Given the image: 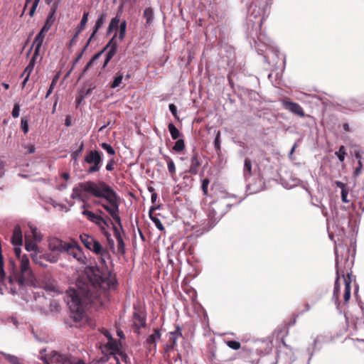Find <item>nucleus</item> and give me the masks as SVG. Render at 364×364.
<instances>
[{"instance_id": "obj_60", "label": "nucleus", "mask_w": 364, "mask_h": 364, "mask_svg": "<svg viewBox=\"0 0 364 364\" xmlns=\"http://www.w3.org/2000/svg\"><path fill=\"white\" fill-rule=\"evenodd\" d=\"M310 309H311L310 305L309 304H306L304 305V309L301 311V313L309 311L310 310Z\"/></svg>"}, {"instance_id": "obj_4", "label": "nucleus", "mask_w": 364, "mask_h": 364, "mask_svg": "<svg viewBox=\"0 0 364 364\" xmlns=\"http://www.w3.org/2000/svg\"><path fill=\"white\" fill-rule=\"evenodd\" d=\"M117 33H114V36L112 37V38L110 40V41L109 42V43L107 45V46L102 50H101L100 52L96 53L91 59L87 63L83 72H85L88 70V68L92 66L97 59L100 58V57L101 56V55L102 54V53L106 50V49H108V50L107 51V53H105V61H104V63L102 65V68H105L107 67V65H108V63H109V61L112 60V58L114 57V55H115L116 52H117V43L114 41V38H117Z\"/></svg>"}, {"instance_id": "obj_54", "label": "nucleus", "mask_w": 364, "mask_h": 364, "mask_svg": "<svg viewBox=\"0 0 364 364\" xmlns=\"http://www.w3.org/2000/svg\"><path fill=\"white\" fill-rule=\"evenodd\" d=\"M169 110L170 112H171V114L173 115V117L175 118H178V116H177V109H176V107L175 105L173 104H170L169 106Z\"/></svg>"}, {"instance_id": "obj_55", "label": "nucleus", "mask_w": 364, "mask_h": 364, "mask_svg": "<svg viewBox=\"0 0 364 364\" xmlns=\"http://www.w3.org/2000/svg\"><path fill=\"white\" fill-rule=\"evenodd\" d=\"M114 161L113 159H111L106 166V169L107 171H112L114 169Z\"/></svg>"}, {"instance_id": "obj_38", "label": "nucleus", "mask_w": 364, "mask_h": 364, "mask_svg": "<svg viewBox=\"0 0 364 364\" xmlns=\"http://www.w3.org/2000/svg\"><path fill=\"white\" fill-rule=\"evenodd\" d=\"M355 157L358 159V166L355 169L353 175L355 177H358L362 171L363 164L361 162V158L359 154H355Z\"/></svg>"}, {"instance_id": "obj_36", "label": "nucleus", "mask_w": 364, "mask_h": 364, "mask_svg": "<svg viewBox=\"0 0 364 364\" xmlns=\"http://www.w3.org/2000/svg\"><path fill=\"white\" fill-rule=\"evenodd\" d=\"M167 166L169 173L171 176H173L176 173V166L173 161L169 157L166 156Z\"/></svg>"}, {"instance_id": "obj_19", "label": "nucleus", "mask_w": 364, "mask_h": 364, "mask_svg": "<svg viewBox=\"0 0 364 364\" xmlns=\"http://www.w3.org/2000/svg\"><path fill=\"white\" fill-rule=\"evenodd\" d=\"M25 249L31 253L39 250L37 242L31 241L27 235H25Z\"/></svg>"}, {"instance_id": "obj_61", "label": "nucleus", "mask_w": 364, "mask_h": 364, "mask_svg": "<svg viewBox=\"0 0 364 364\" xmlns=\"http://www.w3.org/2000/svg\"><path fill=\"white\" fill-rule=\"evenodd\" d=\"M10 291L13 294H15L18 293V290L16 289V288L15 287H11Z\"/></svg>"}, {"instance_id": "obj_53", "label": "nucleus", "mask_w": 364, "mask_h": 364, "mask_svg": "<svg viewBox=\"0 0 364 364\" xmlns=\"http://www.w3.org/2000/svg\"><path fill=\"white\" fill-rule=\"evenodd\" d=\"M51 24L49 22V18L47 19L46 22L43 25V28H41V31L43 33H47L50 28Z\"/></svg>"}, {"instance_id": "obj_18", "label": "nucleus", "mask_w": 364, "mask_h": 364, "mask_svg": "<svg viewBox=\"0 0 364 364\" xmlns=\"http://www.w3.org/2000/svg\"><path fill=\"white\" fill-rule=\"evenodd\" d=\"M161 338V333L159 330L155 329L154 332L151 334L146 339V343L149 346V349H155L156 347V341Z\"/></svg>"}, {"instance_id": "obj_2", "label": "nucleus", "mask_w": 364, "mask_h": 364, "mask_svg": "<svg viewBox=\"0 0 364 364\" xmlns=\"http://www.w3.org/2000/svg\"><path fill=\"white\" fill-rule=\"evenodd\" d=\"M87 194L96 198H103L106 200L108 203H104L100 200H94L93 203L95 205H101L111 215L116 223L120 228L122 227L119 214V197L116 192L107 183L102 181L97 182L87 181L78 183L73 188L70 196L72 199L77 200L84 203L82 206L83 209L82 214L85 215L89 221L97 225L102 232H105L109 224L107 220L102 216L103 212L99 210L98 212L100 215H98L85 209L86 203L89 200Z\"/></svg>"}, {"instance_id": "obj_59", "label": "nucleus", "mask_w": 364, "mask_h": 364, "mask_svg": "<svg viewBox=\"0 0 364 364\" xmlns=\"http://www.w3.org/2000/svg\"><path fill=\"white\" fill-rule=\"evenodd\" d=\"M102 333L107 337L108 341L113 339L111 333L107 330H105Z\"/></svg>"}, {"instance_id": "obj_52", "label": "nucleus", "mask_w": 364, "mask_h": 364, "mask_svg": "<svg viewBox=\"0 0 364 364\" xmlns=\"http://www.w3.org/2000/svg\"><path fill=\"white\" fill-rule=\"evenodd\" d=\"M334 183L336 184V186L341 188V191H342L343 190H346V188H348V186H347V184L341 182V181H334Z\"/></svg>"}, {"instance_id": "obj_32", "label": "nucleus", "mask_w": 364, "mask_h": 364, "mask_svg": "<svg viewBox=\"0 0 364 364\" xmlns=\"http://www.w3.org/2000/svg\"><path fill=\"white\" fill-rule=\"evenodd\" d=\"M134 324L138 328L145 326V325H146L145 318L144 317L139 316V315L135 314H134Z\"/></svg>"}, {"instance_id": "obj_12", "label": "nucleus", "mask_w": 364, "mask_h": 364, "mask_svg": "<svg viewBox=\"0 0 364 364\" xmlns=\"http://www.w3.org/2000/svg\"><path fill=\"white\" fill-rule=\"evenodd\" d=\"M70 242L63 241L58 237H53L48 239V249L52 252H66Z\"/></svg>"}, {"instance_id": "obj_39", "label": "nucleus", "mask_w": 364, "mask_h": 364, "mask_svg": "<svg viewBox=\"0 0 364 364\" xmlns=\"http://www.w3.org/2000/svg\"><path fill=\"white\" fill-rule=\"evenodd\" d=\"M43 258L46 261L51 263H55L58 261V257L57 255H52L51 253H46L43 255Z\"/></svg>"}, {"instance_id": "obj_26", "label": "nucleus", "mask_w": 364, "mask_h": 364, "mask_svg": "<svg viewBox=\"0 0 364 364\" xmlns=\"http://www.w3.org/2000/svg\"><path fill=\"white\" fill-rule=\"evenodd\" d=\"M28 226L32 234L33 241L37 242H41L43 238V236L41 233V232L38 231V228L32 225H29Z\"/></svg>"}, {"instance_id": "obj_21", "label": "nucleus", "mask_w": 364, "mask_h": 364, "mask_svg": "<svg viewBox=\"0 0 364 364\" xmlns=\"http://www.w3.org/2000/svg\"><path fill=\"white\" fill-rule=\"evenodd\" d=\"M80 240L85 247L90 250L95 238L91 235L83 233L80 236Z\"/></svg>"}, {"instance_id": "obj_35", "label": "nucleus", "mask_w": 364, "mask_h": 364, "mask_svg": "<svg viewBox=\"0 0 364 364\" xmlns=\"http://www.w3.org/2000/svg\"><path fill=\"white\" fill-rule=\"evenodd\" d=\"M185 149V143L183 139H178L174 146H173V150L176 152H181Z\"/></svg>"}, {"instance_id": "obj_43", "label": "nucleus", "mask_w": 364, "mask_h": 364, "mask_svg": "<svg viewBox=\"0 0 364 364\" xmlns=\"http://www.w3.org/2000/svg\"><path fill=\"white\" fill-rule=\"evenodd\" d=\"M101 146L102 148L105 150L110 155H114L115 154V151L114 150V149L109 144H107V143H102L101 144Z\"/></svg>"}, {"instance_id": "obj_27", "label": "nucleus", "mask_w": 364, "mask_h": 364, "mask_svg": "<svg viewBox=\"0 0 364 364\" xmlns=\"http://www.w3.org/2000/svg\"><path fill=\"white\" fill-rule=\"evenodd\" d=\"M0 353L2 354L5 359L7 360L11 364H23L21 360L15 355L2 352H0Z\"/></svg>"}, {"instance_id": "obj_50", "label": "nucleus", "mask_w": 364, "mask_h": 364, "mask_svg": "<svg viewBox=\"0 0 364 364\" xmlns=\"http://www.w3.org/2000/svg\"><path fill=\"white\" fill-rule=\"evenodd\" d=\"M208 184H209V180L208 178H205L202 181V190H203L204 195H207V193H208Z\"/></svg>"}, {"instance_id": "obj_37", "label": "nucleus", "mask_w": 364, "mask_h": 364, "mask_svg": "<svg viewBox=\"0 0 364 364\" xmlns=\"http://www.w3.org/2000/svg\"><path fill=\"white\" fill-rule=\"evenodd\" d=\"M122 80H123L122 74H119V75H117L114 77V79L111 85V87L114 89V88L119 87L122 83Z\"/></svg>"}, {"instance_id": "obj_51", "label": "nucleus", "mask_w": 364, "mask_h": 364, "mask_svg": "<svg viewBox=\"0 0 364 364\" xmlns=\"http://www.w3.org/2000/svg\"><path fill=\"white\" fill-rule=\"evenodd\" d=\"M23 148L27 151V153L32 154L35 151L36 148L34 145L29 144H24Z\"/></svg>"}, {"instance_id": "obj_63", "label": "nucleus", "mask_w": 364, "mask_h": 364, "mask_svg": "<svg viewBox=\"0 0 364 364\" xmlns=\"http://www.w3.org/2000/svg\"><path fill=\"white\" fill-rule=\"evenodd\" d=\"M62 177H63L65 180L68 181V180L70 178V175H69V173H63L62 174Z\"/></svg>"}, {"instance_id": "obj_64", "label": "nucleus", "mask_w": 364, "mask_h": 364, "mask_svg": "<svg viewBox=\"0 0 364 364\" xmlns=\"http://www.w3.org/2000/svg\"><path fill=\"white\" fill-rule=\"evenodd\" d=\"M117 335L119 337H120V338H124V333L122 330H118L117 331Z\"/></svg>"}, {"instance_id": "obj_31", "label": "nucleus", "mask_w": 364, "mask_h": 364, "mask_svg": "<svg viewBox=\"0 0 364 364\" xmlns=\"http://www.w3.org/2000/svg\"><path fill=\"white\" fill-rule=\"evenodd\" d=\"M40 251L38 250L35 252L31 253V257L33 262L40 264L41 266H45V264H43L42 259L43 256L40 255Z\"/></svg>"}, {"instance_id": "obj_20", "label": "nucleus", "mask_w": 364, "mask_h": 364, "mask_svg": "<svg viewBox=\"0 0 364 364\" xmlns=\"http://www.w3.org/2000/svg\"><path fill=\"white\" fill-rule=\"evenodd\" d=\"M181 336H182V333L178 326L176 328L175 331L169 333V341L171 342L170 348L171 349H174V347L176 346L177 343V340Z\"/></svg>"}, {"instance_id": "obj_33", "label": "nucleus", "mask_w": 364, "mask_h": 364, "mask_svg": "<svg viewBox=\"0 0 364 364\" xmlns=\"http://www.w3.org/2000/svg\"><path fill=\"white\" fill-rule=\"evenodd\" d=\"M346 152L344 146H341L338 151L335 152V155L338 158L341 162H343L345 160Z\"/></svg>"}, {"instance_id": "obj_6", "label": "nucleus", "mask_w": 364, "mask_h": 364, "mask_svg": "<svg viewBox=\"0 0 364 364\" xmlns=\"http://www.w3.org/2000/svg\"><path fill=\"white\" fill-rule=\"evenodd\" d=\"M40 359L46 364H84L82 360L75 363L70 357L55 351L51 352L49 355H46L43 351H41Z\"/></svg>"}, {"instance_id": "obj_58", "label": "nucleus", "mask_w": 364, "mask_h": 364, "mask_svg": "<svg viewBox=\"0 0 364 364\" xmlns=\"http://www.w3.org/2000/svg\"><path fill=\"white\" fill-rule=\"evenodd\" d=\"M37 56H34V55H33L30 63H28V66L32 68L33 69L34 68V65H35V60H36V58Z\"/></svg>"}, {"instance_id": "obj_28", "label": "nucleus", "mask_w": 364, "mask_h": 364, "mask_svg": "<svg viewBox=\"0 0 364 364\" xmlns=\"http://www.w3.org/2000/svg\"><path fill=\"white\" fill-rule=\"evenodd\" d=\"M168 129L173 139H177L181 136V133L173 124L170 123L168 126Z\"/></svg>"}, {"instance_id": "obj_1", "label": "nucleus", "mask_w": 364, "mask_h": 364, "mask_svg": "<svg viewBox=\"0 0 364 364\" xmlns=\"http://www.w3.org/2000/svg\"><path fill=\"white\" fill-rule=\"evenodd\" d=\"M88 281H77V289L70 288L67 291V304L70 311V318L76 323L87 321L86 306L101 296H106L107 291L114 289L116 279L109 272H102L92 267L87 271Z\"/></svg>"}, {"instance_id": "obj_45", "label": "nucleus", "mask_w": 364, "mask_h": 364, "mask_svg": "<svg viewBox=\"0 0 364 364\" xmlns=\"http://www.w3.org/2000/svg\"><path fill=\"white\" fill-rule=\"evenodd\" d=\"M220 144H221V141H220V132L218 131L217 132L215 139L214 140V146H215L216 150H220Z\"/></svg>"}, {"instance_id": "obj_23", "label": "nucleus", "mask_w": 364, "mask_h": 364, "mask_svg": "<svg viewBox=\"0 0 364 364\" xmlns=\"http://www.w3.org/2000/svg\"><path fill=\"white\" fill-rule=\"evenodd\" d=\"M200 166V161L198 158V154L194 153L191 158V164L190 166L189 172L192 174H196L198 173V168Z\"/></svg>"}, {"instance_id": "obj_15", "label": "nucleus", "mask_w": 364, "mask_h": 364, "mask_svg": "<svg viewBox=\"0 0 364 364\" xmlns=\"http://www.w3.org/2000/svg\"><path fill=\"white\" fill-rule=\"evenodd\" d=\"M107 14L105 11H102L98 14L97 18L95 21V26L93 28L92 33L90 36L85 48H86L88 46L90 41H92V38L95 36V35L98 31V30L102 27V26L104 25V23L107 19Z\"/></svg>"}, {"instance_id": "obj_57", "label": "nucleus", "mask_w": 364, "mask_h": 364, "mask_svg": "<svg viewBox=\"0 0 364 364\" xmlns=\"http://www.w3.org/2000/svg\"><path fill=\"white\" fill-rule=\"evenodd\" d=\"M33 70V69L32 68L27 65L22 74V75H24L25 74H26L27 76L30 77V75L32 73Z\"/></svg>"}, {"instance_id": "obj_8", "label": "nucleus", "mask_w": 364, "mask_h": 364, "mask_svg": "<svg viewBox=\"0 0 364 364\" xmlns=\"http://www.w3.org/2000/svg\"><path fill=\"white\" fill-rule=\"evenodd\" d=\"M20 270L21 273V277L18 278L16 283L18 286L19 289L23 286L24 282H33V274L30 268V262L27 256L23 255L21 258Z\"/></svg>"}, {"instance_id": "obj_7", "label": "nucleus", "mask_w": 364, "mask_h": 364, "mask_svg": "<svg viewBox=\"0 0 364 364\" xmlns=\"http://www.w3.org/2000/svg\"><path fill=\"white\" fill-rule=\"evenodd\" d=\"M90 165V167L86 170L87 173H93L100 170L102 164V159L101 154L96 150L88 151L85 156L83 165Z\"/></svg>"}, {"instance_id": "obj_11", "label": "nucleus", "mask_w": 364, "mask_h": 364, "mask_svg": "<svg viewBox=\"0 0 364 364\" xmlns=\"http://www.w3.org/2000/svg\"><path fill=\"white\" fill-rule=\"evenodd\" d=\"M121 343L116 341L114 339H111L107 341V344L104 346L102 351L109 353L112 355L113 358L116 362L119 363V357L121 356L122 358L126 360L127 357L120 353Z\"/></svg>"}, {"instance_id": "obj_3", "label": "nucleus", "mask_w": 364, "mask_h": 364, "mask_svg": "<svg viewBox=\"0 0 364 364\" xmlns=\"http://www.w3.org/2000/svg\"><path fill=\"white\" fill-rule=\"evenodd\" d=\"M336 279L334 284V290H333V298L338 301V291H339V279L341 276L343 278L344 284H345V291L343 294V299L346 302L348 301L350 298V284H351V273L347 272V277H345V273L343 271L340 270L338 267V259L336 256Z\"/></svg>"}, {"instance_id": "obj_24", "label": "nucleus", "mask_w": 364, "mask_h": 364, "mask_svg": "<svg viewBox=\"0 0 364 364\" xmlns=\"http://www.w3.org/2000/svg\"><path fill=\"white\" fill-rule=\"evenodd\" d=\"M144 18L146 19L145 26H149L154 21V11L151 8H146L144 11Z\"/></svg>"}, {"instance_id": "obj_41", "label": "nucleus", "mask_w": 364, "mask_h": 364, "mask_svg": "<svg viewBox=\"0 0 364 364\" xmlns=\"http://www.w3.org/2000/svg\"><path fill=\"white\" fill-rule=\"evenodd\" d=\"M349 192V187L346 190H343L342 191H341V197L343 203H348L350 201V199L348 198Z\"/></svg>"}, {"instance_id": "obj_9", "label": "nucleus", "mask_w": 364, "mask_h": 364, "mask_svg": "<svg viewBox=\"0 0 364 364\" xmlns=\"http://www.w3.org/2000/svg\"><path fill=\"white\" fill-rule=\"evenodd\" d=\"M35 286L44 289L46 291L58 293L60 290L57 282L50 274H44L41 279L36 282Z\"/></svg>"}, {"instance_id": "obj_5", "label": "nucleus", "mask_w": 364, "mask_h": 364, "mask_svg": "<svg viewBox=\"0 0 364 364\" xmlns=\"http://www.w3.org/2000/svg\"><path fill=\"white\" fill-rule=\"evenodd\" d=\"M230 206L231 204L228 200V198L220 199L211 203L208 207V213L210 220L213 223H217Z\"/></svg>"}, {"instance_id": "obj_25", "label": "nucleus", "mask_w": 364, "mask_h": 364, "mask_svg": "<svg viewBox=\"0 0 364 364\" xmlns=\"http://www.w3.org/2000/svg\"><path fill=\"white\" fill-rule=\"evenodd\" d=\"M115 237L117 242V249L119 252L121 254H124L125 248H124V242L123 238L119 233V232L115 228Z\"/></svg>"}, {"instance_id": "obj_16", "label": "nucleus", "mask_w": 364, "mask_h": 364, "mask_svg": "<svg viewBox=\"0 0 364 364\" xmlns=\"http://www.w3.org/2000/svg\"><path fill=\"white\" fill-rule=\"evenodd\" d=\"M45 33L40 31L33 42L32 47L34 48V56L39 55L40 50L45 38Z\"/></svg>"}, {"instance_id": "obj_42", "label": "nucleus", "mask_w": 364, "mask_h": 364, "mask_svg": "<svg viewBox=\"0 0 364 364\" xmlns=\"http://www.w3.org/2000/svg\"><path fill=\"white\" fill-rule=\"evenodd\" d=\"M150 218L153 221V223H154V225L157 228V229H159L161 231H163L164 230V227L163 224L161 223V220L157 217L151 216L150 215Z\"/></svg>"}, {"instance_id": "obj_13", "label": "nucleus", "mask_w": 364, "mask_h": 364, "mask_svg": "<svg viewBox=\"0 0 364 364\" xmlns=\"http://www.w3.org/2000/svg\"><path fill=\"white\" fill-rule=\"evenodd\" d=\"M90 250L99 256L100 262L107 267V261L111 258L108 250L103 248L100 242L95 239Z\"/></svg>"}, {"instance_id": "obj_49", "label": "nucleus", "mask_w": 364, "mask_h": 364, "mask_svg": "<svg viewBox=\"0 0 364 364\" xmlns=\"http://www.w3.org/2000/svg\"><path fill=\"white\" fill-rule=\"evenodd\" d=\"M50 309L51 311L58 312L60 311V307L58 302L55 301H52L50 304Z\"/></svg>"}, {"instance_id": "obj_30", "label": "nucleus", "mask_w": 364, "mask_h": 364, "mask_svg": "<svg viewBox=\"0 0 364 364\" xmlns=\"http://www.w3.org/2000/svg\"><path fill=\"white\" fill-rule=\"evenodd\" d=\"M119 23H120V20H119V18L118 16L112 18L109 23V27H108V30H107L108 33H110L112 32V31L117 29V28L119 26Z\"/></svg>"}, {"instance_id": "obj_47", "label": "nucleus", "mask_w": 364, "mask_h": 364, "mask_svg": "<svg viewBox=\"0 0 364 364\" xmlns=\"http://www.w3.org/2000/svg\"><path fill=\"white\" fill-rule=\"evenodd\" d=\"M20 114V105L18 103H16L14 106L11 115L14 118H17Z\"/></svg>"}, {"instance_id": "obj_48", "label": "nucleus", "mask_w": 364, "mask_h": 364, "mask_svg": "<svg viewBox=\"0 0 364 364\" xmlns=\"http://www.w3.org/2000/svg\"><path fill=\"white\" fill-rule=\"evenodd\" d=\"M21 129L23 131L24 134H27L28 132V121L25 119H21Z\"/></svg>"}, {"instance_id": "obj_40", "label": "nucleus", "mask_w": 364, "mask_h": 364, "mask_svg": "<svg viewBox=\"0 0 364 364\" xmlns=\"http://www.w3.org/2000/svg\"><path fill=\"white\" fill-rule=\"evenodd\" d=\"M58 78H59V75H56L53 77V80L51 82V84H50V85L49 87V89L47 91V93L46 95V98H48L50 96V95L52 93V92H53V89H54V87H55L58 80Z\"/></svg>"}, {"instance_id": "obj_22", "label": "nucleus", "mask_w": 364, "mask_h": 364, "mask_svg": "<svg viewBox=\"0 0 364 364\" xmlns=\"http://www.w3.org/2000/svg\"><path fill=\"white\" fill-rule=\"evenodd\" d=\"M252 176V162L250 159H245L244 161L243 176L247 181Z\"/></svg>"}, {"instance_id": "obj_44", "label": "nucleus", "mask_w": 364, "mask_h": 364, "mask_svg": "<svg viewBox=\"0 0 364 364\" xmlns=\"http://www.w3.org/2000/svg\"><path fill=\"white\" fill-rule=\"evenodd\" d=\"M227 345L233 350H238L241 346L240 343L235 341H229L227 342Z\"/></svg>"}, {"instance_id": "obj_34", "label": "nucleus", "mask_w": 364, "mask_h": 364, "mask_svg": "<svg viewBox=\"0 0 364 364\" xmlns=\"http://www.w3.org/2000/svg\"><path fill=\"white\" fill-rule=\"evenodd\" d=\"M88 16H89V13L84 12L82 17L81 18L80 23L78 25V26L77 27V28H79L80 31H82L84 30V28H85V26L88 21Z\"/></svg>"}, {"instance_id": "obj_46", "label": "nucleus", "mask_w": 364, "mask_h": 364, "mask_svg": "<svg viewBox=\"0 0 364 364\" xmlns=\"http://www.w3.org/2000/svg\"><path fill=\"white\" fill-rule=\"evenodd\" d=\"M83 146H84V145H83V144L82 143V144H81V145H80V148H79V149H78V150H77V151H74V152H73V153L71 154V157H72V159H73V160H74L75 161H77V159H78V157H79V156H80V154L81 151H82V149H83Z\"/></svg>"}, {"instance_id": "obj_10", "label": "nucleus", "mask_w": 364, "mask_h": 364, "mask_svg": "<svg viewBox=\"0 0 364 364\" xmlns=\"http://www.w3.org/2000/svg\"><path fill=\"white\" fill-rule=\"evenodd\" d=\"M66 252L75 258L80 264H85L87 262V259L82 249L75 240H70V245Z\"/></svg>"}, {"instance_id": "obj_14", "label": "nucleus", "mask_w": 364, "mask_h": 364, "mask_svg": "<svg viewBox=\"0 0 364 364\" xmlns=\"http://www.w3.org/2000/svg\"><path fill=\"white\" fill-rule=\"evenodd\" d=\"M282 104L285 109L289 110L291 113L302 117L305 116L302 107L299 104L287 100H282Z\"/></svg>"}, {"instance_id": "obj_17", "label": "nucleus", "mask_w": 364, "mask_h": 364, "mask_svg": "<svg viewBox=\"0 0 364 364\" xmlns=\"http://www.w3.org/2000/svg\"><path fill=\"white\" fill-rule=\"evenodd\" d=\"M11 242L15 246H21L23 244V235L19 225H16L14 229Z\"/></svg>"}, {"instance_id": "obj_56", "label": "nucleus", "mask_w": 364, "mask_h": 364, "mask_svg": "<svg viewBox=\"0 0 364 364\" xmlns=\"http://www.w3.org/2000/svg\"><path fill=\"white\" fill-rule=\"evenodd\" d=\"M355 345L358 348L364 349V340H363V339H356Z\"/></svg>"}, {"instance_id": "obj_29", "label": "nucleus", "mask_w": 364, "mask_h": 364, "mask_svg": "<svg viewBox=\"0 0 364 364\" xmlns=\"http://www.w3.org/2000/svg\"><path fill=\"white\" fill-rule=\"evenodd\" d=\"M126 30H127V22H126V21H123L122 22H121L119 23V33H117V32L115 33L117 34V37H118V38L120 41H122L124 38L125 34H126Z\"/></svg>"}, {"instance_id": "obj_62", "label": "nucleus", "mask_w": 364, "mask_h": 364, "mask_svg": "<svg viewBox=\"0 0 364 364\" xmlns=\"http://www.w3.org/2000/svg\"><path fill=\"white\" fill-rule=\"evenodd\" d=\"M156 198H157V194L156 193H152L151 197L152 203H154L156 201Z\"/></svg>"}]
</instances>
